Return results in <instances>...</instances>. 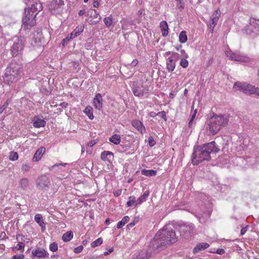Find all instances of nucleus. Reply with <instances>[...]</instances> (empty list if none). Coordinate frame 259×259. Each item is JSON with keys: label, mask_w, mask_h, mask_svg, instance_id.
Here are the masks:
<instances>
[{"label": "nucleus", "mask_w": 259, "mask_h": 259, "mask_svg": "<svg viewBox=\"0 0 259 259\" xmlns=\"http://www.w3.org/2000/svg\"><path fill=\"white\" fill-rule=\"evenodd\" d=\"M219 148L216 146L214 141L203 145L202 146H197L194 148L192 155V163L194 165L199 164L204 160L210 159V154L217 153Z\"/></svg>", "instance_id": "nucleus-1"}, {"label": "nucleus", "mask_w": 259, "mask_h": 259, "mask_svg": "<svg viewBox=\"0 0 259 259\" xmlns=\"http://www.w3.org/2000/svg\"><path fill=\"white\" fill-rule=\"evenodd\" d=\"M177 241L175 232L171 229H167V227L164 226L156 234L151 243L154 247L158 248L175 243Z\"/></svg>", "instance_id": "nucleus-2"}, {"label": "nucleus", "mask_w": 259, "mask_h": 259, "mask_svg": "<svg viewBox=\"0 0 259 259\" xmlns=\"http://www.w3.org/2000/svg\"><path fill=\"white\" fill-rule=\"evenodd\" d=\"M228 114L213 115L206 122V130L209 135H214L220 131L221 127L226 126L229 121Z\"/></svg>", "instance_id": "nucleus-3"}, {"label": "nucleus", "mask_w": 259, "mask_h": 259, "mask_svg": "<svg viewBox=\"0 0 259 259\" xmlns=\"http://www.w3.org/2000/svg\"><path fill=\"white\" fill-rule=\"evenodd\" d=\"M233 89L246 94H254L259 96V88L246 82H236Z\"/></svg>", "instance_id": "nucleus-4"}, {"label": "nucleus", "mask_w": 259, "mask_h": 259, "mask_svg": "<svg viewBox=\"0 0 259 259\" xmlns=\"http://www.w3.org/2000/svg\"><path fill=\"white\" fill-rule=\"evenodd\" d=\"M12 40L13 44L11 49V53L13 56H17L21 53L23 49L25 39L22 36H15Z\"/></svg>", "instance_id": "nucleus-5"}, {"label": "nucleus", "mask_w": 259, "mask_h": 259, "mask_svg": "<svg viewBox=\"0 0 259 259\" xmlns=\"http://www.w3.org/2000/svg\"><path fill=\"white\" fill-rule=\"evenodd\" d=\"M226 56L230 60L239 62H247L249 58L242 54L239 52H233L230 49L225 51Z\"/></svg>", "instance_id": "nucleus-6"}, {"label": "nucleus", "mask_w": 259, "mask_h": 259, "mask_svg": "<svg viewBox=\"0 0 259 259\" xmlns=\"http://www.w3.org/2000/svg\"><path fill=\"white\" fill-rule=\"evenodd\" d=\"M35 16L25 10V16L23 18V27L25 29H29L34 26L36 23Z\"/></svg>", "instance_id": "nucleus-7"}, {"label": "nucleus", "mask_w": 259, "mask_h": 259, "mask_svg": "<svg viewBox=\"0 0 259 259\" xmlns=\"http://www.w3.org/2000/svg\"><path fill=\"white\" fill-rule=\"evenodd\" d=\"M244 31L247 34L256 35L259 32V20L251 19L250 23L244 28Z\"/></svg>", "instance_id": "nucleus-8"}, {"label": "nucleus", "mask_w": 259, "mask_h": 259, "mask_svg": "<svg viewBox=\"0 0 259 259\" xmlns=\"http://www.w3.org/2000/svg\"><path fill=\"white\" fill-rule=\"evenodd\" d=\"M50 185V180L46 176L40 177L36 181V187L39 190H46L49 188Z\"/></svg>", "instance_id": "nucleus-9"}, {"label": "nucleus", "mask_w": 259, "mask_h": 259, "mask_svg": "<svg viewBox=\"0 0 259 259\" xmlns=\"http://www.w3.org/2000/svg\"><path fill=\"white\" fill-rule=\"evenodd\" d=\"M6 71L19 76L22 72V66L16 62H12Z\"/></svg>", "instance_id": "nucleus-10"}, {"label": "nucleus", "mask_w": 259, "mask_h": 259, "mask_svg": "<svg viewBox=\"0 0 259 259\" xmlns=\"http://www.w3.org/2000/svg\"><path fill=\"white\" fill-rule=\"evenodd\" d=\"M220 15L221 12L219 10H216L212 14L210 18V21L208 24V27L211 32H213L214 28L218 23Z\"/></svg>", "instance_id": "nucleus-11"}, {"label": "nucleus", "mask_w": 259, "mask_h": 259, "mask_svg": "<svg viewBox=\"0 0 259 259\" xmlns=\"http://www.w3.org/2000/svg\"><path fill=\"white\" fill-rule=\"evenodd\" d=\"M193 227L192 225H183L180 228L181 235L184 237L187 238L193 234Z\"/></svg>", "instance_id": "nucleus-12"}, {"label": "nucleus", "mask_w": 259, "mask_h": 259, "mask_svg": "<svg viewBox=\"0 0 259 259\" xmlns=\"http://www.w3.org/2000/svg\"><path fill=\"white\" fill-rule=\"evenodd\" d=\"M148 89L147 87L143 86H138L135 87L133 89V93L135 96L137 97H142L148 94Z\"/></svg>", "instance_id": "nucleus-13"}, {"label": "nucleus", "mask_w": 259, "mask_h": 259, "mask_svg": "<svg viewBox=\"0 0 259 259\" xmlns=\"http://www.w3.org/2000/svg\"><path fill=\"white\" fill-rule=\"evenodd\" d=\"M42 10V6L40 3H36L32 5L30 8L26 9L25 10L31 14H34L36 16L38 13Z\"/></svg>", "instance_id": "nucleus-14"}, {"label": "nucleus", "mask_w": 259, "mask_h": 259, "mask_svg": "<svg viewBox=\"0 0 259 259\" xmlns=\"http://www.w3.org/2000/svg\"><path fill=\"white\" fill-rule=\"evenodd\" d=\"M181 55L180 56V65L183 68H186L188 66L189 62L187 59L188 58V55L185 52V50H181Z\"/></svg>", "instance_id": "nucleus-15"}, {"label": "nucleus", "mask_w": 259, "mask_h": 259, "mask_svg": "<svg viewBox=\"0 0 259 259\" xmlns=\"http://www.w3.org/2000/svg\"><path fill=\"white\" fill-rule=\"evenodd\" d=\"M163 56L166 60H170V61L177 62L180 59V55L176 52L168 51L165 52Z\"/></svg>", "instance_id": "nucleus-16"}, {"label": "nucleus", "mask_w": 259, "mask_h": 259, "mask_svg": "<svg viewBox=\"0 0 259 259\" xmlns=\"http://www.w3.org/2000/svg\"><path fill=\"white\" fill-rule=\"evenodd\" d=\"M42 34L40 32H35L33 34V36L32 38L31 45L34 46H41V41L42 40Z\"/></svg>", "instance_id": "nucleus-17"}, {"label": "nucleus", "mask_w": 259, "mask_h": 259, "mask_svg": "<svg viewBox=\"0 0 259 259\" xmlns=\"http://www.w3.org/2000/svg\"><path fill=\"white\" fill-rule=\"evenodd\" d=\"M18 77L19 76L13 74L12 73H10V72L6 71L4 79L5 82L8 84H10L16 81Z\"/></svg>", "instance_id": "nucleus-18"}, {"label": "nucleus", "mask_w": 259, "mask_h": 259, "mask_svg": "<svg viewBox=\"0 0 259 259\" xmlns=\"http://www.w3.org/2000/svg\"><path fill=\"white\" fill-rule=\"evenodd\" d=\"M94 106L96 109L101 110L103 107V98L100 94L96 95L93 100Z\"/></svg>", "instance_id": "nucleus-19"}, {"label": "nucleus", "mask_w": 259, "mask_h": 259, "mask_svg": "<svg viewBox=\"0 0 259 259\" xmlns=\"http://www.w3.org/2000/svg\"><path fill=\"white\" fill-rule=\"evenodd\" d=\"M32 254L34 256H36L38 258H44L49 255L48 252L44 248H38L33 250L32 251Z\"/></svg>", "instance_id": "nucleus-20"}, {"label": "nucleus", "mask_w": 259, "mask_h": 259, "mask_svg": "<svg viewBox=\"0 0 259 259\" xmlns=\"http://www.w3.org/2000/svg\"><path fill=\"white\" fill-rule=\"evenodd\" d=\"M132 125L136 128L140 133L143 134L145 132L146 128L142 122L139 120L135 119L132 121Z\"/></svg>", "instance_id": "nucleus-21"}, {"label": "nucleus", "mask_w": 259, "mask_h": 259, "mask_svg": "<svg viewBox=\"0 0 259 259\" xmlns=\"http://www.w3.org/2000/svg\"><path fill=\"white\" fill-rule=\"evenodd\" d=\"M150 256L147 250L143 249L136 253L133 256V259H147Z\"/></svg>", "instance_id": "nucleus-22"}, {"label": "nucleus", "mask_w": 259, "mask_h": 259, "mask_svg": "<svg viewBox=\"0 0 259 259\" xmlns=\"http://www.w3.org/2000/svg\"><path fill=\"white\" fill-rule=\"evenodd\" d=\"M64 5L63 0H53L49 6V9L51 11L57 9Z\"/></svg>", "instance_id": "nucleus-23"}, {"label": "nucleus", "mask_w": 259, "mask_h": 259, "mask_svg": "<svg viewBox=\"0 0 259 259\" xmlns=\"http://www.w3.org/2000/svg\"><path fill=\"white\" fill-rule=\"evenodd\" d=\"M34 220L40 227L42 231L46 230V224H45L42 217L41 214H36L34 216Z\"/></svg>", "instance_id": "nucleus-24"}, {"label": "nucleus", "mask_w": 259, "mask_h": 259, "mask_svg": "<svg viewBox=\"0 0 259 259\" xmlns=\"http://www.w3.org/2000/svg\"><path fill=\"white\" fill-rule=\"evenodd\" d=\"M46 151L45 148L41 147L38 148L36 152L35 153V154L34 155V157L33 158V160L34 161H38L39 160H40L44 154V153Z\"/></svg>", "instance_id": "nucleus-25"}, {"label": "nucleus", "mask_w": 259, "mask_h": 259, "mask_svg": "<svg viewBox=\"0 0 259 259\" xmlns=\"http://www.w3.org/2000/svg\"><path fill=\"white\" fill-rule=\"evenodd\" d=\"M83 25H79L70 33V39L74 38L78 36L83 30Z\"/></svg>", "instance_id": "nucleus-26"}, {"label": "nucleus", "mask_w": 259, "mask_h": 259, "mask_svg": "<svg viewBox=\"0 0 259 259\" xmlns=\"http://www.w3.org/2000/svg\"><path fill=\"white\" fill-rule=\"evenodd\" d=\"M32 121L33 126L37 128L44 127L46 124V122L44 120L39 119L37 117H34Z\"/></svg>", "instance_id": "nucleus-27"}, {"label": "nucleus", "mask_w": 259, "mask_h": 259, "mask_svg": "<svg viewBox=\"0 0 259 259\" xmlns=\"http://www.w3.org/2000/svg\"><path fill=\"white\" fill-rule=\"evenodd\" d=\"M209 244L207 243H200L198 244L194 247L193 249V253H196L199 252V251L204 250L207 248L209 247Z\"/></svg>", "instance_id": "nucleus-28"}, {"label": "nucleus", "mask_w": 259, "mask_h": 259, "mask_svg": "<svg viewBox=\"0 0 259 259\" xmlns=\"http://www.w3.org/2000/svg\"><path fill=\"white\" fill-rule=\"evenodd\" d=\"M160 27L162 36H167L168 33V27L167 22L165 21L161 22L160 23Z\"/></svg>", "instance_id": "nucleus-29"}, {"label": "nucleus", "mask_w": 259, "mask_h": 259, "mask_svg": "<svg viewBox=\"0 0 259 259\" xmlns=\"http://www.w3.org/2000/svg\"><path fill=\"white\" fill-rule=\"evenodd\" d=\"M149 195V191H146L144 192L143 194L141 195L137 200V202L136 203V206L138 205H140L143 202L146 201L147 198L148 197Z\"/></svg>", "instance_id": "nucleus-30"}, {"label": "nucleus", "mask_w": 259, "mask_h": 259, "mask_svg": "<svg viewBox=\"0 0 259 259\" xmlns=\"http://www.w3.org/2000/svg\"><path fill=\"white\" fill-rule=\"evenodd\" d=\"M176 62L170 61V60H166V69L169 72H172L175 70L176 68Z\"/></svg>", "instance_id": "nucleus-31"}, {"label": "nucleus", "mask_w": 259, "mask_h": 259, "mask_svg": "<svg viewBox=\"0 0 259 259\" xmlns=\"http://www.w3.org/2000/svg\"><path fill=\"white\" fill-rule=\"evenodd\" d=\"M84 113L89 117L90 119H93V109L91 106H88L84 110Z\"/></svg>", "instance_id": "nucleus-32"}, {"label": "nucleus", "mask_w": 259, "mask_h": 259, "mask_svg": "<svg viewBox=\"0 0 259 259\" xmlns=\"http://www.w3.org/2000/svg\"><path fill=\"white\" fill-rule=\"evenodd\" d=\"M111 156H113V153L108 151H104L101 154V158L104 161L109 160Z\"/></svg>", "instance_id": "nucleus-33"}, {"label": "nucleus", "mask_w": 259, "mask_h": 259, "mask_svg": "<svg viewBox=\"0 0 259 259\" xmlns=\"http://www.w3.org/2000/svg\"><path fill=\"white\" fill-rule=\"evenodd\" d=\"M109 141L110 142L113 143L115 145H118L121 141V138L119 135L114 134L110 138Z\"/></svg>", "instance_id": "nucleus-34"}, {"label": "nucleus", "mask_w": 259, "mask_h": 259, "mask_svg": "<svg viewBox=\"0 0 259 259\" xmlns=\"http://www.w3.org/2000/svg\"><path fill=\"white\" fill-rule=\"evenodd\" d=\"M156 171L154 170H147L144 169L141 171V174L142 175L148 177L154 176L156 175Z\"/></svg>", "instance_id": "nucleus-35"}, {"label": "nucleus", "mask_w": 259, "mask_h": 259, "mask_svg": "<svg viewBox=\"0 0 259 259\" xmlns=\"http://www.w3.org/2000/svg\"><path fill=\"white\" fill-rule=\"evenodd\" d=\"M94 18L96 19V20H90L89 22V23L92 25H95L99 22V21L101 20V17L100 15L98 13L97 11L95 10H94Z\"/></svg>", "instance_id": "nucleus-36"}, {"label": "nucleus", "mask_w": 259, "mask_h": 259, "mask_svg": "<svg viewBox=\"0 0 259 259\" xmlns=\"http://www.w3.org/2000/svg\"><path fill=\"white\" fill-rule=\"evenodd\" d=\"M130 218L128 216L124 217L122 220L119 221L117 225V228L118 229H120L122 228L125 224L128 222Z\"/></svg>", "instance_id": "nucleus-37"}, {"label": "nucleus", "mask_w": 259, "mask_h": 259, "mask_svg": "<svg viewBox=\"0 0 259 259\" xmlns=\"http://www.w3.org/2000/svg\"><path fill=\"white\" fill-rule=\"evenodd\" d=\"M73 238V233L72 232H67L63 234L62 240L65 242L70 241Z\"/></svg>", "instance_id": "nucleus-38"}, {"label": "nucleus", "mask_w": 259, "mask_h": 259, "mask_svg": "<svg viewBox=\"0 0 259 259\" xmlns=\"http://www.w3.org/2000/svg\"><path fill=\"white\" fill-rule=\"evenodd\" d=\"M187 40V35L185 31H182L179 35V41L181 43H185Z\"/></svg>", "instance_id": "nucleus-39"}, {"label": "nucleus", "mask_w": 259, "mask_h": 259, "mask_svg": "<svg viewBox=\"0 0 259 259\" xmlns=\"http://www.w3.org/2000/svg\"><path fill=\"white\" fill-rule=\"evenodd\" d=\"M104 22L107 27H110L113 23V19L111 16L105 17L104 19Z\"/></svg>", "instance_id": "nucleus-40"}, {"label": "nucleus", "mask_w": 259, "mask_h": 259, "mask_svg": "<svg viewBox=\"0 0 259 259\" xmlns=\"http://www.w3.org/2000/svg\"><path fill=\"white\" fill-rule=\"evenodd\" d=\"M137 200H136V197L134 196H131L128 197V201L126 203V206L127 207L132 206L134 204H136Z\"/></svg>", "instance_id": "nucleus-41"}, {"label": "nucleus", "mask_w": 259, "mask_h": 259, "mask_svg": "<svg viewBox=\"0 0 259 259\" xmlns=\"http://www.w3.org/2000/svg\"><path fill=\"white\" fill-rule=\"evenodd\" d=\"M103 243V240L101 238H99L97 239H96L95 241H93L91 244V246L92 247H96L99 245H100Z\"/></svg>", "instance_id": "nucleus-42"}, {"label": "nucleus", "mask_w": 259, "mask_h": 259, "mask_svg": "<svg viewBox=\"0 0 259 259\" xmlns=\"http://www.w3.org/2000/svg\"><path fill=\"white\" fill-rule=\"evenodd\" d=\"M29 184L28 180L26 178H23L20 182V185L22 188H26Z\"/></svg>", "instance_id": "nucleus-43"}, {"label": "nucleus", "mask_w": 259, "mask_h": 259, "mask_svg": "<svg viewBox=\"0 0 259 259\" xmlns=\"http://www.w3.org/2000/svg\"><path fill=\"white\" fill-rule=\"evenodd\" d=\"M10 159L12 161H15L18 159V154L16 152H11L9 156Z\"/></svg>", "instance_id": "nucleus-44"}, {"label": "nucleus", "mask_w": 259, "mask_h": 259, "mask_svg": "<svg viewBox=\"0 0 259 259\" xmlns=\"http://www.w3.org/2000/svg\"><path fill=\"white\" fill-rule=\"evenodd\" d=\"M58 245L56 243L53 242L49 246V249L51 251L53 252H55L58 250Z\"/></svg>", "instance_id": "nucleus-45"}, {"label": "nucleus", "mask_w": 259, "mask_h": 259, "mask_svg": "<svg viewBox=\"0 0 259 259\" xmlns=\"http://www.w3.org/2000/svg\"><path fill=\"white\" fill-rule=\"evenodd\" d=\"M196 113H197V110L195 109L194 111V112H193V114L192 115V117H191L190 121L189 122L188 126L190 127H191L192 126L193 121V120L194 119V118L195 117Z\"/></svg>", "instance_id": "nucleus-46"}, {"label": "nucleus", "mask_w": 259, "mask_h": 259, "mask_svg": "<svg viewBox=\"0 0 259 259\" xmlns=\"http://www.w3.org/2000/svg\"><path fill=\"white\" fill-rule=\"evenodd\" d=\"M25 245L24 243L22 242H19L18 244H17V246H16V248L17 250H24Z\"/></svg>", "instance_id": "nucleus-47"}, {"label": "nucleus", "mask_w": 259, "mask_h": 259, "mask_svg": "<svg viewBox=\"0 0 259 259\" xmlns=\"http://www.w3.org/2000/svg\"><path fill=\"white\" fill-rule=\"evenodd\" d=\"M8 104L9 103L8 101H7L0 107V114H1L7 108Z\"/></svg>", "instance_id": "nucleus-48"}, {"label": "nucleus", "mask_w": 259, "mask_h": 259, "mask_svg": "<svg viewBox=\"0 0 259 259\" xmlns=\"http://www.w3.org/2000/svg\"><path fill=\"white\" fill-rule=\"evenodd\" d=\"M83 246L82 245H80L78 247H75L74 249V252L76 253H79L82 251Z\"/></svg>", "instance_id": "nucleus-49"}, {"label": "nucleus", "mask_w": 259, "mask_h": 259, "mask_svg": "<svg viewBox=\"0 0 259 259\" xmlns=\"http://www.w3.org/2000/svg\"><path fill=\"white\" fill-rule=\"evenodd\" d=\"M148 143H149V145L151 147H152V146H154L155 145V144H156L155 141L154 140L153 138L152 137H149V138H148Z\"/></svg>", "instance_id": "nucleus-50"}, {"label": "nucleus", "mask_w": 259, "mask_h": 259, "mask_svg": "<svg viewBox=\"0 0 259 259\" xmlns=\"http://www.w3.org/2000/svg\"><path fill=\"white\" fill-rule=\"evenodd\" d=\"M157 114L160 116L164 120H166V114L164 111L159 112L157 113Z\"/></svg>", "instance_id": "nucleus-51"}, {"label": "nucleus", "mask_w": 259, "mask_h": 259, "mask_svg": "<svg viewBox=\"0 0 259 259\" xmlns=\"http://www.w3.org/2000/svg\"><path fill=\"white\" fill-rule=\"evenodd\" d=\"M214 253H216L219 254H223L225 253V251L223 248H218L215 252H214Z\"/></svg>", "instance_id": "nucleus-52"}, {"label": "nucleus", "mask_w": 259, "mask_h": 259, "mask_svg": "<svg viewBox=\"0 0 259 259\" xmlns=\"http://www.w3.org/2000/svg\"><path fill=\"white\" fill-rule=\"evenodd\" d=\"M24 256L23 254L15 255L12 256V259H23Z\"/></svg>", "instance_id": "nucleus-53"}, {"label": "nucleus", "mask_w": 259, "mask_h": 259, "mask_svg": "<svg viewBox=\"0 0 259 259\" xmlns=\"http://www.w3.org/2000/svg\"><path fill=\"white\" fill-rule=\"evenodd\" d=\"M138 63H139V61L137 59H134L131 63L130 66L132 67H135L136 66H137L138 65Z\"/></svg>", "instance_id": "nucleus-54"}, {"label": "nucleus", "mask_w": 259, "mask_h": 259, "mask_svg": "<svg viewBox=\"0 0 259 259\" xmlns=\"http://www.w3.org/2000/svg\"><path fill=\"white\" fill-rule=\"evenodd\" d=\"M113 251V247H111V248H109V249H108L107 251L104 252V254L105 255H107L110 253H111Z\"/></svg>", "instance_id": "nucleus-55"}, {"label": "nucleus", "mask_w": 259, "mask_h": 259, "mask_svg": "<svg viewBox=\"0 0 259 259\" xmlns=\"http://www.w3.org/2000/svg\"><path fill=\"white\" fill-rule=\"evenodd\" d=\"M30 167L28 164L23 165L22 167V170L23 171H27L29 169Z\"/></svg>", "instance_id": "nucleus-56"}, {"label": "nucleus", "mask_w": 259, "mask_h": 259, "mask_svg": "<svg viewBox=\"0 0 259 259\" xmlns=\"http://www.w3.org/2000/svg\"><path fill=\"white\" fill-rule=\"evenodd\" d=\"M135 224H136L135 222L134 221H133V222H131L130 224H128L127 225L126 228L128 229H130L131 228L133 227L135 225Z\"/></svg>", "instance_id": "nucleus-57"}, {"label": "nucleus", "mask_w": 259, "mask_h": 259, "mask_svg": "<svg viewBox=\"0 0 259 259\" xmlns=\"http://www.w3.org/2000/svg\"><path fill=\"white\" fill-rule=\"evenodd\" d=\"M93 5L94 8H98L100 6V4L98 2V0H95L93 2Z\"/></svg>", "instance_id": "nucleus-58"}, {"label": "nucleus", "mask_w": 259, "mask_h": 259, "mask_svg": "<svg viewBox=\"0 0 259 259\" xmlns=\"http://www.w3.org/2000/svg\"><path fill=\"white\" fill-rule=\"evenodd\" d=\"M96 142L94 141H90L88 144V147H93L94 145H95L96 144Z\"/></svg>", "instance_id": "nucleus-59"}, {"label": "nucleus", "mask_w": 259, "mask_h": 259, "mask_svg": "<svg viewBox=\"0 0 259 259\" xmlns=\"http://www.w3.org/2000/svg\"><path fill=\"white\" fill-rule=\"evenodd\" d=\"M149 115L152 117H154L158 115V114H157V113L152 111V112H150Z\"/></svg>", "instance_id": "nucleus-60"}, {"label": "nucleus", "mask_w": 259, "mask_h": 259, "mask_svg": "<svg viewBox=\"0 0 259 259\" xmlns=\"http://www.w3.org/2000/svg\"><path fill=\"white\" fill-rule=\"evenodd\" d=\"M178 7L179 8L183 9L184 8V3H183V1L181 3H179Z\"/></svg>", "instance_id": "nucleus-61"}, {"label": "nucleus", "mask_w": 259, "mask_h": 259, "mask_svg": "<svg viewBox=\"0 0 259 259\" xmlns=\"http://www.w3.org/2000/svg\"><path fill=\"white\" fill-rule=\"evenodd\" d=\"M246 231L247 230L245 228H242L240 232L241 234L242 235H244L246 233Z\"/></svg>", "instance_id": "nucleus-62"}, {"label": "nucleus", "mask_w": 259, "mask_h": 259, "mask_svg": "<svg viewBox=\"0 0 259 259\" xmlns=\"http://www.w3.org/2000/svg\"><path fill=\"white\" fill-rule=\"evenodd\" d=\"M85 10H80V11H79V12H78V15H79V16H82V15H83V14H85Z\"/></svg>", "instance_id": "nucleus-63"}, {"label": "nucleus", "mask_w": 259, "mask_h": 259, "mask_svg": "<svg viewBox=\"0 0 259 259\" xmlns=\"http://www.w3.org/2000/svg\"><path fill=\"white\" fill-rule=\"evenodd\" d=\"M109 222H110V219L107 218L105 220V223L108 225L109 224Z\"/></svg>", "instance_id": "nucleus-64"}]
</instances>
